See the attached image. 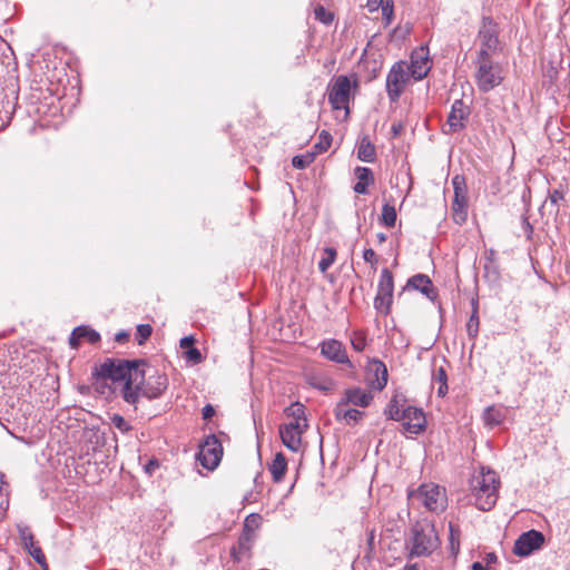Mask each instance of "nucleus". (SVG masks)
I'll return each mask as SVG.
<instances>
[{
    "label": "nucleus",
    "mask_w": 570,
    "mask_h": 570,
    "mask_svg": "<svg viewBox=\"0 0 570 570\" xmlns=\"http://www.w3.org/2000/svg\"><path fill=\"white\" fill-rule=\"evenodd\" d=\"M145 365L146 362L144 360L106 358L94 367L92 376L97 381L122 382V399L128 404L135 405L139 400L138 390L141 389V384L145 381V370L141 368Z\"/></svg>",
    "instance_id": "1"
},
{
    "label": "nucleus",
    "mask_w": 570,
    "mask_h": 570,
    "mask_svg": "<svg viewBox=\"0 0 570 570\" xmlns=\"http://www.w3.org/2000/svg\"><path fill=\"white\" fill-rule=\"evenodd\" d=\"M500 479L498 474L482 466L470 479V492L474 498L475 505L479 510L490 511L497 503L499 498Z\"/></svg>",
    "instance_id": "2"
},
{
    "label": "nucleus",
    "mask_w": 570,
    "mask_h": 570,
    "mask_svg": "<svg viewBox=\"0 0 570 570\" xmlns=\"http://www.w3.org/2000/svg\"><path fill=\"white\" fill-rule=\"evenodd\" d=\"M410 557H425L433 553L440 546L434 524L428 520L416 522L411 529Z\"/></svg>",
    "instance_id": "3"
},
{
    "label": "nucleus",
    "mask_w": 570,
    "mask_h": 570,
    "mask_svg": "<svg viewBox=\"0 0 570 570\" xmlns=\"http://www.w3.org/2000/svg\"><path fill=\"white\" fill-rule=\"evenodd\" d=\"M476 65L475 80L480 91L488 92L502 82L501 66L494 63L485 50L479 51Z\"/></svg>",
    "instance_id": "4"
},
{
    "label": "nucleus",
    "mask_w": 570,
    "mask_h": 570,
    "mask_svg": "<svg viewBox=\"0 0 570 570\" xmlns=\"http://www.w3.org/2000/svg\"><path fill=\"white\" fill-rule=\"evenodd\" d=\"M411 73L403 61L395 62L386 76V92L391 102H396L410 81Z\"/></svg>",
    "instance_id": "5"
},
{
    "label": "nucleus",
    "mask_w": 570,
    "mask_h": 570,
    "mask_svg": "<svg viewBox=\"0 0 570 570\" xmlns=\"http://www.w3.org/2000/svg\"><path fill=\"white\" fill-rule=\"evenodd\" d=\"M222 455L223 446L220 441L215 435H209L200 444L197 459L204 468L214 470L219 464Z\"/></svg>",
    "instance_id": "6"
},
{
    "label": "nucleus",
    "mask_w": 570,
    "mask_h": 570,
    "mask_svg": "<svg viewBox=\"0 0 570 570\" xmlns=\"http://www.w3.org/2000/svg\"><path fill=\"white\" fill-rule=\"evenodd\" d=\"M470 114V107L462 99H455L451 106L448 120L443 126V132L452 135L463 130Z\"/></svg>",
    "instance_id": "7"
},
{
    "label": "nucleus",
    "mask_w": 570,
    "mask_h": 570,
    "mask_svg": "<svg viewBox=\"0 0 570 570\" xmlns=\"http://www.w3.org/2000/svg\"><path fill=\"white\" fill-rule=\"evenodd\" d=\"M452 186L454 189V199L452 204L453 219L458 224H462L466 219V184L465 178L461 175H455L452 178Z\"/></svg>",
    "instance_id": "8"
},
{
    "label": "nucleus",
    "mask_w": 570,
    "mask_h": 570,
    "mask_svg": "<svg viewBox=\"0 0 570 570\" xmlns=\"http://www.w3.org/2000/svg\"><path fill=\"white\" fill-rule=\"evenodd\" d=\"M351 98V81L346 76H338L328 91V102L335 110L346 109Z\"/></svg>",
    "instance_id": "9"
},
{
    "label": "nucleus",
    "mask_w": 570,
    "mask_h": 570,
    "mask_svg": "<svg viewBox=\"0 0 570 570\" xmlns=\"http://www.w3.org/2000/svg\"><path fill=\"white\" fill-rule=\"evenodd\" d=\"M415 495L430 511H441L444 509L445 494L436 484H422Z\"/></svg>",
    "instance_id": "10"
},
{
    "label": "nucleus",
    "mask_w": 570,
    "mask_h": 570,
    "mask_svg": "<svg viewBox=\"0 0 570 570\" xmlns=\"http://www.w3.org/2000/svg\"><path fill=\"white\" fill-rule=\"evenodd\" d=\"M544 542V537L540 531L530 530L522 533L515 541L513 552L519 557H527L534 550L541 548Z\"/></svg>",
    "instance_id": "11"
},
{
    "label": "nucleus",
    "mask_w": 570,
    "mask_h": 570,
    "mask_svg": "<svg viewBox=\"0 0 570 570\" xmlns=\"http://www.w3.org/2000/svg\"><path fill=\"white\" fill-rule=\"evenodd\" d=\"M431 69L429 50L426 47L415 49L411 55V63L407 65V71L414 80H422Z\"/></svg>",
    "instance_id": "12"
},
{
    "label": "nucleus",
    "mask_w": 570,
    "mask_h": 570,
    "mask_svg": "<svg viewBox=\"0 0 570 570\" xmlns=\"http://www.w3.org/2000/svg\"><path fill=\"white\" fill-rule=\"evenodd\" d=\"M498 35V24L491 18L484 17L479 30L480 50H485L489 55L491 51H495L499 45Z\"/></svg>",
    "instance_id": "13"
},
{
    "label": "nucleus",
    "mask_w": 570,
    "mask_h": 570,
    "mask_svg": "<svg viewBox=\"0 0 570 570\" xmlns=\"http://www.w3.org/2000/svg\"><path fill=\"white\" fill-rule=\"evenodd\" d=\"M168 387V377L166 374L156 373L150 375L147 380L145 379L139 389V397L145 396L149 400L158 399L164 394Z\"/></svg>",
    "instance_id": "14"
},
{
    "label": "nucleus",
    "mask_w": 570,
    "mask_h": 570,
    "mask_svg": "<svg viewBox=\"0 0 570 570\" xmlns=\"http://www.w3.org/2000/svg\"><path fill=\"white\" fill-rule=\"evenodd\" d=\"M307 428L298 425V422H288L279 426V434L283 444L297 452L302 444V434Z\"/></svg>",
    "instance_id": "15"
},
{
    "label": "nucleus",
    "mask_w": 570,
    "mask_h": 570,
    "mask_svg": "<svg viewBox=\"0 0 570 570\" xmlns=\"http://www.w3.org/2000/svg\"><path fill=\"white\" fill-rule=\"evenodd\" d=\"M403 428L411 434H420L426 425L425 414L422 409L414 406L403 407Z\"/></svg>",
    "instance_id": "16"
},
{
    "label": "nucleus",
    "mask_w": 570,
    "mask_h": 570,
    "mask_svg": "<svg viewBox=\"0 0 570 570\" xmlns=\"http://www.w3.org/2000/svg\"><path fill=\"white\" fill-rule=\"evenodd\" d=\"M321 354L325 356L327 360L341 363L348 364L350 360L346 354V350L344 345L337 340H326L320 344Z\"/></svg>",
    "instance_id": "17"
},
{
    "label": "nucleus",
    "mask_w": 570,
    "mask_h": 570,
    "mask_svg": "<svg viewBox=\"0 0 570 570\" xmlns=\"http://www.w3.org/2000/svg\"><path fill=\"white\" fill-rule=\"evenodd\" d=\"M373 400L371 392L362 390L360 387H351L344 391L343 397L337 403H344V405H354L360 407H367Z\"/></svg>",
    "instance_id": "18"
},
{
    "label": "nucleus",
    "mask_w": 570,
    "mask_h": 570,
    "mask_svg": "<svg viewBox=\"0 0 570 570\" xmlns=\"http://www.w3.org/2000/svg\"><path fill=\"white\" fill-rule=\"evenodd\" d=\"M81 340H87L91 344H96L100 341V334L85 325L76 327L69 338V344L72 348H77Z\"/></svg>",
    "instance_id": "19"
},
{
    "label": "nucleus",
    "mask_w": 570,
    "mask_h": 570,
    "mask_svg": "<svg viewBox=\"0 0 570 570\" xmlns=\"http://www.w3.org/2000/svg\"><path fill=\"white\" fill-rule=\"evenodd\" d=\"M407 287L420 291L428 298L434 299L436 297V291L432 285V282L429 276L424 274H416L412 276L406 284Z\"/></svg>",
    "instance_id": "20"
},
{
    "label": "nucleus",
    "mask_w": 570,
    "mask_h": 570,
    "mask_svg": "<svg viewBox=\"0 0 570 570\" xmlns=\"http://www.w3.org/2000/svg\"><path fill=\"white\" fill-rule=\"evenodd\" d=\"M334 415L337 421H343L350 425L360 422L364 416V412L356 409H347V405H344V403H337L334 409Z\"/></svg>",
    "instance_id": "21"
},
{
    "label": "nucleus",
    "mask_w": 570,
    "mask_h": 570,
    "mask_svg": "<svg viewBox=\"0 0 570 570\" xmlns=\"http://www.w3.org/2000/svg\"><path fill=\"white\" fill-rule=\"evenodd\" d=\"M355 176L357 183L353 187L354 191L363 195L366 194L368 186L374 184L373 171L367 167H356Z\"/></svg>",
    "instance_id": "22"
},
{
    "label": "nucleus",
    "mask_w": 570,
    "mask_h": 570,
    "mask_svg": "<svg viewBox=\"0 0 570 570\" xmlns=\"http://www.w3.org/2000/svg\"><path fill=\"white\" fill-rule=\"evenodd\" d=\"M373 371L375 375V380L371 381V385L373 389L377 391H382L387 383V368L385 364L381 361H374Z\"/></svg>",
    "instance_id": "23"
},
{
    "label": "nucleus",
    "mask_w": 570,
    "mask_h": 570,
    "mask_svg": "<svg viewBox=\"0 0 570 570\" xmlns=\"http://www.w3.org/2000/svg\"><path fill=\"white\" fill-rule=\"evenodd\" d=\"M394 279L392 273L387 268H383L377 284V293L384 296L393 297Z\"/></svg>",
    "instance_id": "24"
},
{
    "label": "nucleus",
    "mask_w": 570,
    "mask_h": 570,
    "mask_svg": "<svg viewBox=\"0 0 570 570\" xmlns=\"http://www.w3.org/2000/svg\"><path fill=\"white\" fill-rule=\"evenodd\" d=\"M505 419V411L501 407L489 406L483 413L485 425L493 428L500 425Z\"/></svg>",
    "instance_id": "25"
},
{
    "label": "nucleus",
    "mask_w": 570,
    "mask_h": 570,
    "mask_svg": "<svg viewBox=\"0 0 570 570\" xmlns=\"http://www.w3.org/2000/svg\"><path fill=\"white\" fill-rule=\"evenodd\" d=\"M287 470V461L283 453H277L269 465V472L272 473L275 482H281Z\"/></svg>",
    "instance_id": "26"
},
{
    "label": "nucleus",
    "mask_w": 570,
    "mask_h": 570,
    "mask_svg": "<svg viewBox=\"0 0 570 570\" xmlns=\"http://www.w3.org/2000/svg\"><path fill=\"white\" fill-rule=\"evenodd\" d=\"M375 146L367 137L362 138L357 148L358 159L365 163H373L375 160Z\"/></svg>",
    "instance_id": "27"
},
{
    "label": "nucleus",
    "mask_w": 570,
    "mask_h": 570,
    "mask_svg": "<svg viewBox=\"0 0 570 570\" xmlns=\"http://www.w3.org/2000/svg\"><path fill=\"white\" fill-rule=\"evenodd\" d=\"M254 537L255 535L250 531H243L238 540V550H233V556L236 560H240V556L250 550Z\"/></svg>",
    "instance_id": "28"
},
{
    "label": "nucleus",
    "mask_w": 570,
    "mask_h": 570,
    "mask_svg": "<svg viewBox=\"0 0 570 570\" xmlns=\"http://www.w3.org/2000/svg\"><path fill=\"white\" fill-rule=\"evenodd\" d=\"M287 415L292 416L291 422H298V425L307 428V420L305 416V409L301 403H294L286 409Z\"/></svg>",
    "instance_id": "29"
},
{
    "label": "nucleus",
    "mask_w": 570,
    "mask_h": 570,
    "mask_svg": "<svg viewBox=\"0 0 570 570\" xmlns=\"http://www.w3.org/2000/svg\"><path fill=\"white\" fill-rule=\"evenodd\" d=\"M381 220L386 227H394L396 222V210L393 205H390L387 203L383 205Z\"/></svg>",
    "instance_id": "30"
},
{
    "label": "nucleus",
    "mask_w": 570,
    "mask_h": 570,
    "mask_svg": "<svg viewBox=\"0 0 570 570\" xmlns=\"http://www.w3.org/2000/svg\"><path fill=\"white\" fill-rule=\"evenodd\" d=\"M392 302L393 297L376 293L374 298V307L379 313L387 315L391 312Z\"/></svg>",
    "instance_id": "31"
},
{
    "label": "nucleus",
    "mask_w": 570,
    "mask_h": 570,
    "mask_svg": "<svg viewBox=\"0 0 570 570\" xmlns=\"http://www.w3.org/2000/svg\"><path fill=\"white\" fill-rule=\"evenodd\" d=\"M316 153L307 151L303 155L294 156L292 159L293 167L304 169L308 167L315 159Z\"/></svg>",
    "instance_id": "32"
},
{
    "label": "nucleus",
    "mask_w": 570,
    "mask_h": 570,
    "mask_svg": "<svg viewBox=\"0 0 570 570\" xmlns=\"http://www.w3.org/2000/svg\"><path fill=\"white\" fill-rule=\"evenodd\" d=\"M336 258V249L333 247H326L324 249V255L318 263V268L322 273H325L335 262Z\"/></svg>",
    "instance_id": "33"
},
{
    "label": "nucleus",
    "mask_w": 570,
    "mask_h": 570,
    "mask_svg": "<svg viewBox=\"0 0 570 570\" xmlns=\"http://www.w3.org/2000/svg\"><path fill=\"white\" fill-rule=\"evenodd\" d=\"M449 530H450V537H449L450 549H451L452 554L455 556L459 553V550H460L461 531H460L459 527L453 523L449 524Z\"/></svg>",
    "instance_id": "34"
},
{
    "label": "nucleus",
    "mask_w": 570,
    "mask_h": 570,
    "mask_svg": "<svg viewBox=\"0 0 570 570\" xmlns=\"http://www.w3.org/2000/svg\"><path fill=\"white\" fill-rule=\"evenodd\" d=\"M385 414L391 420L402 421V419H403V409L399 404V401L395 397L390 401V403H389V405H387V407L385 410Z\"/></svg>",
    "instance_id": "35"
},
{
    "label": "nucleus",
    "mask_w": 570,
    "mask_h": 570,
    "mask_svg": "<svg viewBox=\"0 0 570 570\" xmlns=\"http://www.w3.org/2000/svg\"><path fill=\"white\" fill-rule=\"evenodd\" d=\"M332 144V136L326 130H322L318 136V142L313 147V153L322 154L326 151Z\"/></svg>",
    "instance_id": "36"
},
{
    "label": "nucleus",
    "mask_w": 570,
    "mask_h": 570,
    "mask_svg": "<svg viewBox=\"0 0 570 570\" xmlns=\"http://www.w3.org/2000/svg\"><path fill=\"white\" fill-rule=\"evenodd\" d=\"M563 198H564V195H563V193L561 190L553 189L549 194L548 199L543 203L542 208H546V207L550 206L551 209L554 212V214H558V212H559V208H558L559 202L563 200Z\"/></svg>",
    "instance_id": "37"
},
{
    "label": "nucleus",
    "mask_w": 570,
    "mask_h": 570,
    "mask_svg": "<svg viewBox=\"0 0 570 570\" xmlns=\"http://www.w3.org/2000/svg\"><path fill=\"white\" fill-rule=\"evenodd\" d=\"M309 384L320 390V391H323V392H326V393H330L332 392L333 387H334V382L331 380V379H327V377H311L309 379Z\"/></svg>",
    "instance_id": "38"
},
{
    "label": "nucleus",
    "mask_w": 570,
    "mask_h": 570,
    "mask_svg": "<svg viewBox=\"0 0 570 570\" xmlns=\"http://www.w3.org/2000/svg\"><path fill=\"white\" fill-rule=\"evenodd\" d=\"M479 314L478 311H472V314L466 323V333L471 340L476 338L479 334Z\"/></svg>",
    "instance_id": "39"
},
{
    "label": "nucleus",
    "mask_w": 570,
    "mask_h": 570,
    "mask_svg": "<svg viewBox=\"0 0 570 570\" xmlns=\"http://www.w3.org/2000/svg\"><path fill=\"white\" fill-rule=\"evenodd\" d=\"M351 344L357 352L364 351L366 346V337L363 332H354L351 337Z\"/></svg>",
    "instance_id": "40"
},
{
    "label": "nucleus",
    "mask_w": 570,
    "mask_h": 570,
    "mask_svg": "<svg viewBox=\"0 0 570 570\" xmlns=\"http://www.w3.org/2000/svg\"><path fill=\"white\" fill-rule=\"evenodd\" d=\"M314 14L317 20H320L321 22H323L325 24H330L334 19L333 13L331 11L326 10L323 6H317L314 9Z\"/></svg>",
    "instance_id": "41"
},
{
    "label": "nucleus",
    "mask_w": 570,
    "mask_h": 570,
    "mask_svg": "<svg viewBox=\"0 0 570 570\" xmlns=\"http://www.w3.org/2000/svg\"><path fill=\"white\" fill-rule=\"evenodd\" d=\"M153 327L149 324H140L137 326V342L139 345L144 344L146 340L151 335Z\"/></svg>",
    "instance_id": "42"
},
{
    "label": "nucleus",
    "mask_w": 570,
    "mask_h": 570,
    "mask_svg": "<svg viewBox=\"0 0 570 570\" xmlns=\"http://www.w3.org/2000/svg\"><path fill=\"white\" fill-rule=\"evenodd\" d=\"M19 534L26 549H28L29 547H33L35 538L28 527H19Z\"/></svg>",
    "instance_id": "43"
},
{
    "label": "nucleus",
    "mask_w": 570,
    "mask_h": 570,
    "mask_svg": "<svg viewBox=\"0 0 570 570\" xmlns=\"http://www.w3.org/2000/svg\"><path fill=\"white\" fill-rule=\"evenodd\" d=\"M110 420L111 424L122 433H127L131 429L125 417L119 414H114Z\"/></svg>",
    "instance_id": "44"
},
{
    "label": "nucleus",
    "mask_w": 570,
    "mask_h": 570,
    "mask_svg": "<svg viewBox=\"0 0 570 570\" xmlns=\"http://www.w3.org/2000/svg\"><path fill=\"white\" fill-rule=\"evenodd\" d=\"M27 550L37 563L40 566H47L45 553L40 547L35 543L33 547H29Z\"/></svg>",
    "instance_id": "45"
},
{
    "label": "nucleus",
    "mask_w": 570,
    "mask_h": 570,
    "mask_svg": "<svg viewBox=\"0 0 570 570\" xmlns=\"http://www.w3.org/2000/svg\"><path fill=\"white\" fill-rule=\"evenodd\" d=\"M259 519L258 514L248 515L244 523V531H250L254 534L255 529L259 525Z\"/></svg>",
    "instance_id": "46"
},
{
    "label": "nucleus",
    "mask_w": 570,
    "mask_h": 570,
    "mask_svg": "<svg viewBox=\"0 0 570 570\" xmlns=\"http://www.w3.org/2000/svg\"><path fill=\"white\" fill-rule=\"evenodd\" d=\"M432 382L443 385L448 383V375L444 367L440 366L439 368L433 371Z\"/></svg>",
    "instance_id": "47"
},
{
    "label": "nucleus",
    "mask_w": 570,
    "mask_h": 570,
    "mask_svg": "<svg viewBox=\"0 0 570 570\" xmlns=\"http://www.w3.org/2000/svg\"><path fill=\"white\" fill-rule=\"evenodd\" d=\"M185 356L193 364H198L203 360L200 351L194 346L185 351Z\"/></svg>",
    "instance_id": "48"
},
{
    "label": "nucleus",
    "mask_w": 570,
    "mask_h": 570,
    "mask_svg": "<svg viewBox=\"0 0 570 570\" xmlns=\"http://www.w3.org/2000/svg\"><path fill=\"white\" fill-rule=\"evenodd\" d=\"M380 8H382L383 18L390 23L393 16V0H386Z\"/></svg>",
    "instance_id": "49"
},
{
    "label": "nucleus",
    "mask_w": 570,
    "mask_h": 570,
    "mask_svg": "<svg viewBox=\"0 0 570 570\" xmlns=\"http://www.w3.org/2000/svg\"><path fill=\"white\" fill-rule=\"evenodd\" d=\"M363 258L365 262L375 265L377 263V256L372 248H366L363 252Z\"/></svg>",
    "instance_id": "50"
},
{
    "label": "nucleus",
    "mask_w": 570,
    "mask_h": 570,
    "mask_svg": "<svg viewBox=\"0 0 570 570\" xmlns=\"http://www.w3.org/2000/svg\"><path fill=\"white\" fill-rule=\"evenodd\" d=\"M522 229L527 236L528 239H531L533 234V227L531 223L529 222L528 217H522Z\"/></svg>",
    "instance_id": "51"
},
{
    "label": "nucleus",
    "mask_w": 570,
    "mask_h": 570,
    "mask_svg": "<svg viewBox=\"0 0 570 570\" xmlns=\"http://www.w3.org/2000/svg\"><path fill=\"white\" fill-rule=\"evenodd\" d=\"M193 344H194L193 336H185L180 340V347L185 351L193 347Z\"/></svg>",
    "instance_id": "52"
},
{
    "label": "nucleus",
    "mask_w": 570,
    "mask_h": 570,
    "mask_svg": "<svg viewBox=\"0 0 570 570\" xmlns=\"http://www.w3.org/2000/svg\"><path fill=\"white\" fill-rule=\"evenodd\" d=\"M384 2V0H367V8L373 12L376 11Z\"/></svg>",
    "instance_id": "53"
},
{
    "label": "nucleus",
    "mask_w": 570,
    "mask_h": 570,
    "mask_svg": "<svg viewBox=\"0 0 570 570\" xmlns=\"http://www.w3.org/2000/svg\"><path fill=\"white\" fill-rule=\"evenodd\" d=\"M215 414V410L210 404H207L203 407V417L210 419Z\"/></svg>",
    "instance_id": "54"
},
{
    "label": "nucleus",
    "mask_w": 570,
    "mask_h": 570,
    "mask_svg": "<svg viewBox=\"0 0 570 570\" xmlns=\"http://www.w3.org/2000/svg\"><path fill=\"white\" fill-rule=\"evenodd\" d=\"M129 338V333L125 332V331H120L119 333L116 334L115 336V341L118 342V343H124L126 342L127 340Z\"/></svg>",
    "instance_id": "55"
},
{
    "label": "nucleus",
    "mask_w": 570,
    "mask_h": 570,
    "mask_svg": "<svg viewBox=\"0 0 570 570\" xmlns=\"http://www.w3.org/2000/svg\"><path fill=\"white\" fill-rule=\"evenodd\" d=\"M8 483L4 480V474L0 472V495L7 493Z\"/></svg>",
    "instance_id": "56"
},
{
    "label": "nucleus",
    "mask_w": 570,
    "mask_h": 570,
    "mask_svg": "<svg viewBox=\"0 0 570 570\" xmlns=\"http://www.w3.org/2000/svg\"><path fill=\"white\" fill-rule=\"evenodd\" d=\"M157 466H158V462L156 460H150L148 462V464L145 466V469L148 473H151L155 470V468H157Z\"/></svg>",
    "instance_id": "57"
},
{
    "label": "nucleus",
    "mask_w": 570,
    "mask_h": 570,
    "mask_svg": "<svg viewBox=\"0 0 570 570\" xmlns=\"http://www.w3.org/2000/svg\"><path fill=\"white\" fill-rule=\"evenodd\" d=\"M448 393V383L446 384H439V387H438V395L443 397L445 396Z\"/></svg>",
    "instance_id": "58"
},
{
    "label": "nucleus",
    "mask_w": 570,
    "mask_h": 570,
    "mask_svg": "<svg viewBox=\"0 0 570 570\" xmlns=\"http://www.w3.org/2000/svg\"><path fill=\"white\" fill-rule=\"evenodd\" d=\"M495 561H497V556H495L493 552L488 553V554L485 556V562H487V564H490V563L495 562Z\"/></svg>",
    "instance_id": "59"
},
{
    "label": "nucleus",
    "mask_w": 570,
    "mask_h": 570,
    "mask_svg": "<svg viewBox=\"0 0 570 570\" xmlns=\"http://www.w3.org/2000/svg\"><path fill=\"white\" fill-rule=\"evenodd\" d=\"M472 570H488L481 562H474L472 564Z\"/></svg>",
    "instance_id": "60"
},
{
    "label": "nucleus",
    "mask_w": 570,
    "mask_h": 570,
    "mask_svg": "<svg viewBox=\"0 0 570 570\" xmlns=\"http://www.w3.org/2000/svg\"><path fill=\"white\" fill-rule=\"evenodd\" d=\"M401 128H402L401 125H393L392 126V130H393L394 136H397L400 134Z\"/></svg>",
    "instance_id": "61"
},
{
    "label": "nucleus",
    "mask_w": 570,
    "mask_h": 570,
    "mask_svg": "<svg viewBox=\"0 0 570 570\" xmlns=\"http://www.w3.org/2000/svg\"><path fill=\"white\" fill-rule=\"evenodd\" d=\"M471 304H472V311H478L479 312L478 299L473 298Z\"/></svg>",
    "instance_id": "62"
},
{
    "label": "nucleus",
    "mask_w": 570,
    "mask_h": 570,
    "mask_svg": "<svg viewBox=\"0 0 570 570\" xmlns=\"http://www.w3.org/2000/svg\"><path fill=\"white\" fill-rule=\"evenodd\" d=\"M377 239H379L380 243L385 242L386 240L385 234H383V233L377 234Z\"/></svg>",
    "instance_id": "63"
},
{
    "label": "nucleus",
    "mask_w": 570,
    "mask_h": 570,
    "mask_svg": "<svg viewBox=\"0 0 570 570\" xmlns=\"http://www.w3.org/2000/svg\"><path fill=\"white\" fill-rule=\"evenodd\" d=\"M3 127H4V122H2V124L0 125V129H2Z\"/></svg>",
    "instance_id": "64"
}]
</instances>
